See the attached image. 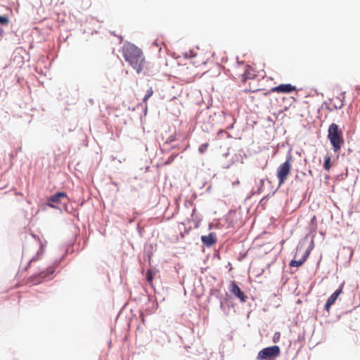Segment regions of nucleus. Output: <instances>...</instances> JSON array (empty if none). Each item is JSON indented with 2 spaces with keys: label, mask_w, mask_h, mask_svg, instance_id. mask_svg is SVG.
<instances>
[{
  "label": "nucleus",
  "mask_w": 360,
  "mask_h": 360,
  "mask_svg": "<svg viewBox=\"0 0 360 360\" xmlns=\"http://www.w3.org/2000/svg\"><path fill=\"white\" fill-rule=\"evenodd\" d=\"M124 60L136 71L138 74L145 68L146 60L143 51L134 44H125L122 49Z\"/></svg>",
  "instance_id": "1"
},
{
  "label": "nucleus",
  "mask_w": 360,
  "mask_h": 360,
  "mask_svg": "<svg viewBox=\"0 0 360 360\" xmlns=\"http://www.w3.org/2000/svg\"><path fill=\"white\" fill-rule=\"evenodd\" d=\"M257 76L255 68L249 65L245 66V71L241 75V81L245 82L248 79H252Z\"/></svg>",
  "instance_id": "9"
},
{
  "label": "nucleus",
  "mask_w": 360,
  "mask_h": 360,
  "mask_svg": "<svg viewBox=\"0 0 360 360\" xmlns=\"http://www.w3.org/2000/svg\"><path fill=\"white\" fill-rule=\"evenodd\" d=\"M296 90V87L290 84H282L271 89V92L290 93Z\"/></svg>",
  "instance_id": "10"
},
{
  "label": "nucleus",
  "mask_w": 360,
  "mask_h": 360,
  "mask_svg": "<svg viewBox=\"0 0 360 360\" xmlns=\"http://www.w3.org/2000/svg\"><path fill=\"white\" fill-rule=\"evenodd\" d=\"M229 290L233 295L238 298L241 302H246L247 297L245 295L244 292L240 290L235 281H231L229 285Z\"/></svg>",
  "instance_id": "7"
},
{
  "label": "nucleus",
  "mask_w": 360,
  "mask_h": 360,
  "mask_svg": "<svg viewBox=\"0 0 360 360\" xmlns=\"http://www.w3.org/2000/svg\"><path fill=\"white\" fill-rule=\"evenodd\" d=\"M311 225H312L314 229L316 228V217L315 215H314L311 219Z\"/></svg>",
  "instance_id": "18"
},
{
  "label": "nucleus",
  "mask_w": 360,
  "mask_h": 360,
  "mask_svg": "<svg viewBox=\"0 0 360 360\" xmlns=\"http://www.w3.org/2000/svg\"><path fill=\"white\" fill-rule=\"evenodd\" d=\"M280 352L281 350L278 346L274 345L268 347L259 352L257 354V359L264 360L271 358L274 359L279 356Z\"/></svg>",
  "instance_id": "4"
},
{
  "label": "nucleus",
  "mask_w": 360,
  "mask_h": 360,
  "mask_svg": "<svg viewBox=\"0 0 360 360\" xmlns=\"http://www.w3.org/2000/svg\"><path fill=\"white\" fill-rule=\"evenodd\" d=\"M343 285L336 290L327 300L326 303L324 306V309L329 312L330 307L335 302L339 295L342 293Z\"/></svg>",
  "instance_id": "8"
},
{
  "label": "nucleus",
  "mask_w": 360,
  "mask_h": 360,
  "mask_svg": "<svg viewBox=\"0 0 360 360\" xmlns=\"http://www.w3.org/2000/svg\"><path fill=\"white\" fill-rule=\"evenodd\" d=\"M250 98L252 102L255 101V97L253 96H250Z\"/></svg>",
  "instance_id": "21"
},
{
  "label": "nucleus",
  "mask_w": 360,
  "mask_h": 360,
  "mask_svg": "<svg viewBox=\"0 0 360 360\" xmlns=\"http://www.w3.org/2000/svg\"><path fill=\"white\" fill-rule=\"evenodd\" d=\"M201 240L205 246H212L217 243L216 234L214 233H210L207 236H202Z\"/></svg>",
  "instance_id": "11"
},
{
  "label": "nucleus",
  "mask_w": 360,
  "mask_h": 360,
  "mask_svg": "<svg viewBox=\"0 0 360 360\" xmlns=\"http://www.w3.org/2000/svg\"><path fill=\"white\" fill-rule=\"evenodd\" d=\"M309 253H310V250H307L300 259H299V260L293 259L290 262L289 265L290 266H295V267L302 266L304 264V262L307 260V257L309 255Z\"/></svg>",
  "instance_id": "12"
},
{
  "label": "nucleus",
  "mask_w": 360,
  "mask_h": 360,
  "mask_svg": "<svg viewBox=\"0 0 360 360\" xmlns=\"http://www.w3.org/2000/svg\"><path fill=\"white\" fill-rule=\"evenodd\" d=\"M8 22H9V20L7 17L0 15V25H8Z\"/></svg>",
  "instance_id": "17"
},
{
  "label": "nucleus",
  "mask_w": 360,
  "mask_h": 360,
  "mask_svg": "<svg viewBox=\"0 0 360 360\" xmlns=\"http://www.w3.org/2000/svg\"><path fill=\"white\" fill-rule=\"evenodd\" d=\"M39 245H40V250H39L37 252V255L39 254V252H42L44 251V245L43 244L41 243V241H39Z\"/></svg>",
  "instance_id": "19"
},
{
  "label": "nucleus",
  "mask_w": 360,
  "mask_h": 360,
  "mask_svg": "<svg viewBox=\"0 0 360 360\" xmlns=\"http://www.w3.org/2000/svg\"><path fill=\"white\" fill-rule=\"evenodd\" d=\"M356 89L359 92H360V86H357Z\"/></svg>",
  "instance_id": "22"
},
{
  "label": "nucleus",
  "mask_w": 360,
  "mask_h": 360,
  "mask_svg": "<svg viewBox=\"0 0 360 360\" xmlns=\"http://www.w3.org/2000/svg\"><path fill=\"white\" fill-rule=\"evenodd\" d=\"M63 200H69L67 193L65 192H58L48 198L47 205L50 207L58 208V205L62 204Z\"/></svg>",
  "instance_id": "5"
},
{
  "label": "nucleus",
  "mask_w": 360,
  "mask_h": 360,
  "mask_svg": "<svg viewBox=\"0 0 360 360\" xmlns=\"http://www.w3.org/2000/svg\"><path fill=\"white\" fill-rule=\"evenodd\" d=\"M209 147V143H202L200 146L199 148H198V151L200 154H203L205 153L207 148Z\"/></svg>",
  "instance_id": "16"
},
{
  "label": "nucleus",
  "mask_w": 360,
  "mask_h": 360,
  "mask_svg": "<svg viewBox=\"0 0 360 360\" xmlns=\"http://www.w3.org/2000/svg\"><path fill=\"white\" fill-rule=\"evenodd\" d=\"M53 272H54V269L53 268H50L48 269L47 271H41L37 275L35 274V275L31 276L28 278V282L32 283L33 284L39 283L41 282L42 279L48 277L49 275L53 274Z\"/></svg>",
  "instance_id": "6"
},
{
  "label": "nucleus",
  "mask_w": 360,
  "mask_h": 360,
  "mask_svg": "<svg viewBox=\"0 0 360 360\" xmlns=\"http://www.w3.org/2000/svg\"><path fill=\"white\" fill-rule=\"evenodd\" d=\"M153 94V90L152 87H150L147 90L146 94L143 98V103H145L146 104L147 101L149 99V98H150L152 96Z\"/></svg>",
  "instance_id": "15"
},
{
  "label": "nucleus",
  "mask_w": 360,
  "mask_h": 360,
  "mask_svg": "<svg viewBox=\"0 0 360 360\" xmlns=\"http://www.w3.org/2000/svg\"><path fill=\"white\" fill-rule=\"evenodd\" d=\"M328 139H329L335 153L339 152L345 143L342 131L339 129L338 125L335 123H332L329 126Z\"/></svg>",
  "instance_id": "2"
},
{
  "label": "nucleus",
  "mask_w": 360,
  "mask_h": 360,
  "mask_svg": "<svg viewBox=\"0 0 360 360\" xmlns=\"http://www.w3.org/2000/svg\"><path fill=\"white\" fill-rule=\"evenodd\" d=\"M153 274H154V272L153 271L152 269H148L146 271V280H147V282L152 287L153 285Z\"/></svg>",
  "instance_id": "13"
},
{
  "label": "nucleus",
  "mask_w": 360,
  "mask_h": 360,
  "mask_svg": "<svg viewBox=\"0 0 360 360\" xmlns=\"http://www.w3.org/2000/svg\"><path fill=\"white\" fill-rule=\"evenodd\" d=\"M36 260H37V259H36L35 257L32 258V259L30 261V262H29V264H28V265H27V268H26V269H27L28 267H30V266H31V265H32V264L34 262H35Z\"/></svg>",
  "instance_id": "20"
},
{
  "label": "nucleus",
  "mask_w": 360,
  "mask_h": 360,
  "mask_svg": "<svg viewBox=\"0 0 360 360\" xmlns=\"http://www.w3.org/2000/svg\"><path fill=\"white\" fill-rule=\"evenodd\" d=\"M323 167H324V169L326 170V171H329L330 167H331V165H330V156L328 155L325 158V161H324V164H323Z\"/></svg>",
  "instance_id": "14"
},
{
  "label": "nucleus",
  "mask_w": 360,
  "mask_h": 360,
  "mask_svg": "<svg viewBox=\"0 0 360 360\" xmlns=\"http://www.w3.org/2000/svg\"><path fill=\"white\" fill-rule=\"evenodd\" d=\"M291 167V157H289L277 168L276 176L278 179L279 185H281L285 182L288 175L290 173Z\"/></svg>",
  "instance_id": "3"
}]
</instances>
